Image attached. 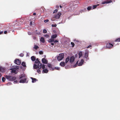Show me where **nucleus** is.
<instances>
[{"label": "nucleus", "instance_id": "de8ad7c7", "mask_svg": "<svg viewBox=\"0 0 120 120\" xmlns=\"http://www.w3.org/2000/svg\"><path fill=\"white\" fill-rule=\"evenodd\" d=\"M59 41L58 40H56L55 41L54 40V41H53L54 42V43L55 42H58Z\"/></svg>", "mask_w": 120, "mask_h": 120}, {"label": "nucleus", "instance_id": "2eb2a0df", "mask_svg": "<svg viewBox=\"0 0 120 120\" xmlns=\"http://www.w3.org/2000/svg\"><path fill=\"white\" fill-rule=\"evenodd\" d=\"M40 41L42 43H44L45 42V39L44 38L42 37L40 39Z\"/></svg>", "mask_w": 120, "mask_h": 120}, {"label": "nucleus", "instance_id": "4be33fe9", "mask_svg": "<svg viewBox=\"0 0 120 120\" xmlns=\"http://www.w3.org/2000/svg\"><path fill=\"white\" fill-rule=\"evenodd\" d=\"M78 54L79 56V58H80L82 55V52H80Z\"/></svg>", "mask_w": 120, "mask_h": 120}, {"label": "nucleus", "instance_id": "79ce46f5", "mask_svg": "<svg viewBox=\"0 0 120 120\" xmlns=\"http://www.w3.org/2000/svg\"><path fill=\"white\" fill-rule=\"evenodd\" d=\"M49 20L46 19V20H45L44 21V22L45 23H46V22H49Z\"/></svg>", "mask_w": 120, "mask_h": 120}, {"label": "nucleus", "instance_id": "a878e982", "mask_svg": "<svg viewBox=\"0 0 120 120\" xmlns=\"http://www.w3.org/2000/svg\"><path fill=\"white\" fill-rule=\"evenodd\" d=\"M40 62V61H39L38 58H37L36 59V60L35 61V63L36 64H37Z\"/></svg>", "mask_w": 120, "mask_h": 120}, {"label": "nucleus", "instance_id": "f704fd0d", "mask_svg": "<svg viewBox=\"0 0 120 120\" xmlns=\"http://www.w3.org/2000/svg\"><path fill=\"white\" fill-rule=\"evenodd\" d=\"M45 65L44 64H43L42 66V69H44L45 68Z\"/></svg>", "mask_w": 120, "mask_h": 120}, {"label": "nucleus", "instance_id": "09e8293b", "mask_svg": "<svg viewBox=\"0 0 120 120\" xmlns=\"http://www.w3.org/2000/svg\"><path fill=\"white\" fill-rule=\"evenodd\" d=\"M77 66V65L76 64H75V65L73 66V67H74V68H75V67H76Z\"/></svg>", "mask_w": 120, "mask_h": 120}, {"label": "nucleus", "instance_id": "49530a36", "mask_svg": "<svg viewBox=\"0 0 120 120\" xmlns=\"http://www.w3.org/2000/svg\"><path fill=\"white\" fill-rule=\"evenodd\" d=\"M107 1H108V3H110L112 2V1L111 0H107Z\"/></svg>", "mask_w": 120, "mask_h": 120}, {"label": "nucleus", "instance_id": "6e6d98bb", "mask_svg": "<svg viewBox=\"0 0 120 120\" xmlns=\"http://www.w3.org/2000/svg\"><path fill=\"white\" fill-rule=\"evenodd\" d=\"M78 61L76 62V64H76L77 65L78 64Z\"/></svg>", "mask_w": 120, "mask_h": 120}, {"label": "nucleus", "instance_id": "680f3d73", "mask_svg": "<svg viewBox=\"0 0 120 120\" xmlns=\"http://www.w3.org/2000/svg\"><path fill=\"white\" fill-rule=\"evenodd\" d=\"M77 2H78L79 3V1H77Z\"/></svg>", "mask_w": 120, "mask_h": 120}, {"label": "nucleus", "instance_id": "423d86ee", "mask_svg": "<svg viewBox=\"0 0 120 120\" xmlns=\"http://www.w3.org/2000/svg\"><path fill=\"white\" fill-rule=\"evenodd\" d=\"M75 58L74 56H71L69 58V62L71 63H72L75 60Z\"/></svg>", "mask_w": 120, "mask_h": 120}, {"label": "nucleus", "instance_id": "864d4df0", "mask_svg": "<svg viewBox=\"0 0 120 120\" xmlns=\"http://www.w3.org/2000/svg\"><path fill=\"white\" fill-rule=\"evenodd\" d=\"M56 8H59V6H58V5H56Z\"/></svg>", "mask_w": 120, "mask_h": 120}, {"label": "nucleus", "instance_id": "4c0bfd02", "mask_svg": "<svg viewBox=\"0 0 120 120\" xmlns=\"http://www.w3.org/2000/svg\"><path fill=\"white\" fill-rule=\"evenodd\" d=\"M5 80V78L4 77H3L2 79V80L3 82H4Z\"/></svg>", "mask_w": 120, "mask_h": 120}, {"label": "nucleus", "instance_id": "c9c22d12", "mask_svg": "<svg viewBox=\"0 0 120 120\" xmlns=\"http://www.w3.org/2000/svg\"><path fill=\"white\" fill-rule=\"evenodd\" d=\"M47 32V31L45 29H44L43 30V33H46Z\"/></svg>", "mask_w": 120, "mask_h": 120}, {"label": "nucleus", "instance_id": "cd10ccee", "mask_svg": "<svg viewBox=\"0 0 120 120\" xmlns=\"http://www.w3.org/2000/svg\"><path fill=\"white\" fill-rule=\"evenodd\" d=\"M115 41V42H119L120 41V38L116 39Z\"/></svg>", "mask_w": 120, "mask_h": 120}, {"label": "nucleus", "instance_id": "3c124183", "mask_svg": "<svg viewBox=\"0 0 120 120\" xmlns=\"http://www.w3.org/2000/svg\"><path fill=\"white\" fill-rule=\"evenodd\" d=\"M54 43H51L50 44V45H54Z\"/></svg>", "mask_w": 120, "mask_h": 120}, {"label": "nucleus", "instance_id": "f03ea898", "mask_svg": "<svg viewBox=\"0 0 120 120\" xmlns=\"http://www.w3.org/2000/svg\"><path fill=\"white\" fill-rule=\"evenodd\" d=\"M5 77L6 79L11 81L15 80L16 78L15 77L7 75H5Z\"/></svg>", "mask_w": 120, "mask_h": 120}, {"label": "nucleus", "instance_id": "bf43d9fd", "mask_svg": "<svg viewBox=\"0 0 120 120\" xmlns=\"http://www.w3.org/2000/svg\"><path fill=\"white\" fill-rule=\"evenodd\" d=\"M30 24H31H31H32V22H30Z\"/></svg>", "mask_w": 120, "mask_h": 120}, {"label": "nucleus", "instance_id": "393cba45", "mask_svg": "<svg viewBox=\"0 0 120 120\" xmlns=\"http://www.w3.org/2000/svg\"><path fill=\"white\" fill-rule=\"evenodd\" d=\"M34 68L35 69H37L38 68V65L36 64H35L34 66Z\"/></svg>", "mask_w": 120, "mask_h": 120}, {"label": "nucleus", "instance_id": "9b49d317", "mask_svg": "<svg viewBox=\"0 0 120 120\" xmlns=\"http://www.w3.org/2000/svg\"><path fill=\"white\" fill-rule=\"evenodd\" d=\"M48 70L46 68L45 69H43L42 71V72L43 73H47L48 72Z\"/></svg>", "mask_w": 120, "mask_h": 120}, {"label": "nucleus", "instance_id": "a19ab883", "mask_svg": "<svg viewBox=\"0 0 120 120\" xmlns=\"http://www.w3.org/2000/svg\"><path fill=\"white\" fill-rule=\"evenodd\" d=\"M57 25L56 24H52V26L54 27H56V26Z\"/></svg>", "mask_w": 120, "mask_h": 120}, {"label": "nucleus", "instance_id": "4468645a", "mask_svg": "<svg viewBox=\"0 0 120 120\" xmlns=\"http://www.w3.org/2000/svg\"><path fill=\"white\" fill-rule=\"evenodd\" d=\"M60 68H59L58 67H55L54 68H52V71H53L55 69L56 70H59L60 69Z\"/></svg>", "mask_w": 120, "mask_h": 120}, {"label": "nucleus", "instance_id": "c85d7f7f", "mask_svg": "<svg viewBox=\"0 0 120 120\" xmlns=\"http://www.w3.org/2000/svg\"><path fill=\"white\" fill-rule=\"evenodd\" d=\"M41 69L40 68H38L37 70V72L39 74H40L41 73V70H40V69Z\"/></svg>", "mask_w": 120, "mask_h": 120}, {"label": "nucleus", "instance_id": "dca6fc26", "mask_svg": "<svg viewBox=\"0 0 120 120\" xmlns=\"http://www.w3.org/2000/svg\"><path fill=\"white\" fill-rule=\"evenodd\" d=\"M31 78L32 79V82L33 83H34L36 82V81L37 80L36 79L34 78H33L32 77H31Z\"/></svg>", "mask_w": 120, "mask_h": 120}, {"label": "nucleus", "instance_id": "473e14b6", "mask_svg": "<svg viewBox=\"0 0 120 120\" xmlns=\"http://www.w3.org/2000/svg\"><path fill=\"white\" fill-rule=\"evenodd\" d=\"M91 6H89L87 8V9L88 11H90L91 10Z\"/></svg>", "mask_w": 120, "mask_h": 120}, {"label": "nucleus", "instance_id": "39448f33", "mask_svg": "<svg viewBox=\"0 0 120 120\" xmlns=\"http://www.w3.org/2000/svg\"><path fill=\"white\" fill-rule=\"evenodd\" d=\"M112 47H113V45L111 43H109L106 44V47L110 49Z\"/></svg>", "mask_w": 120, "mask_h": 120}, {"label": "nucleus", "instance_id": "f8f14e48", "mask_svg": "<svg viewBox=\"0 0 120 120\" xmlns=\"http://www.w3.org/2000/svg\"><path fill=\"white\" fill-rule=\"evenodd\" d=\"M60 65L62 67H64L65 66V64L64 62H62L60 63Z\"/></svg>", "mask_w": 120, "mask_h": 120}, {"label": "nucleus", "instance_id": "b1692460", "mask_svg": "<svg viewBox=\"0 0 120 120\" xmlns=\"http://www.w3.org/2000/svg\"><path fill=\"white\" fill-rule=\"evenodd\" d=\"M54 40L53 39H49V40L48 41L50 43H52V42H53L54 41Z\"/></svg>", "mask_w": 120, "mask_h": 120}, {"label": "nucleus", "instance_id": "a18cd8bd", "mask_svg": "<svg viewBox=\"0 0 120 120\" xmlns=\"http://www.w3.org/2000/svg\"><path fill=\"white\" fill-rule=\"evenodd\" d=\"M24 55V54L23 53H21L20 54V56L21 57H23Z\"/></svg>", "mask_w": 120, "mask_h": 120}, {"label": "nucleus", "instance_id": "72a5a7b5", "mask_svg": "<svg viewBox=\"0 0 120 120\" xmlns=\"http://www.w3.org/2000/svg\"><path fill=\"white\" fill-rule=\"evenodd\" d=\"M34 48L35 49H37L39 48V47L37 45H34Z\"/></svg>", "mask_w": 120, "mask_h": 120}, {"label": "nucleus", "instance_id": "603ef678", "mask_svg": "<svg viewBox=\"0 0 120 120\" xmlns=\"http://www.w3.org/2000/svg\"><path fill=\"white\" fill-rule=\"evenodd\" d=\"M4 34H6L7 33V31H5L4 32Z\"/></svg>", "mask_w": 120, "mask_h": 120}, {"label": "nucleus", "instance_id": "bb28decb", "mask_svg": "<svg viewBox=\"0 0 120 120\" xmlns=\"http://www.w3.org/2000/svg\"><path fill=\"white\" fill-rule=\"evenodd\" d=\"M20 25V24H19V22L18 21H16V23L15 24V25L16 26H19Z\"/></svg>", "mask_w": 120, "mask_h": 120}, {"label": "nucleus", "instance_id": "6ab92c4d", "mask_svg": "<svg viewBox=\"0 0 120 120\" xmlns=\"http://www.w3.org/2000/svg\"><path fill=\"white\" fill-rule=\"evenodd\" d=\"M69 61V56H68L66 59L65 63H67Z\"/></svg>", "mask_w": 120, "mask_h": 120}, {"label": "nucleus", "instance_id": "f257e3e1", "mask_svg": "<svg viewBox=\"0 0 120 120\" xmlns=\"http://www.w3.org/2000/svg\"><path fill=\"white\" fill-rule=\"evenodd\" d=\"M19 79H21L19 81L20 83H27L28 81H26V77L24 74H22L19 76Z\"/></svg>", "mask_w": 120, "mask_h": 120}, {"label": "nucleus", "instance_id": "8fccbe9b", "mask_svg": "<svg viewBox=\"0 0 120 120\" xmlns=\"http://www.w3.org/2000/svg\"><path fill=\"white\" fill-rule=\"evenodd\" d=\"M75 41H76L77 42H79V40H76V39H75Z\"/></svg>", "mask_w": 120, "mask_h": 120}, {"label": "nucleus", "instance_id": "f3484780", "mask_svg": "<svg viewBox=\"0 0 120 120\" xmlns=\"http://www.w3.org/2000/svg\"><path fill=\"white\" fill-rule=\"evenodd\" d=\"M5 69L2 67H0V71L2 72H4L5 71Z\"/></svg>", "mask_w": 120, "mask_h": 120}, {"label": "nucleus", "instance_id": "58836bf2", "mask_svg": "<svg viewBox=\"0 0 120 120\" xmlns=\"http://www.w3.org/2000/svg\"><path fill=\"white\" fill-rule=\"evenodd\" d=\"M39 53L40 54H43V52L42 51H40L39 52Z\"/></svg>", "mask_w": 120, "mask_h": 120}, {"label": "nucleus", "instance_id": "2f4dec72", "mask_svg": "<svg viewBox=\"0 0 120 120\" xmlns=\"http://www.w3.org/2000/svg\"><path fill=\"white\" fill-rule=\"evenodd\" d=\"M48 67H49V68H52V65L51 64H48Z\"/></svg>", "mask_w": 120, "mask_h": 120}, {"label": "nucleus", "instance_id": "412c9836", "mask_svg": "<svg viewBox=\"0 0 120 120\" xmlns=\"http://www.w3.org/2000/svg\"><path fill=\"white\" fill-rule=\"evenodd\" d=\"M11 72L12 73H15L16 72V70L15 68H12L11 69Z\"/></svg>", "mask_w": 120, "mask_h": 120}, {"label": "nucleus", "instance_id": "13d9d810", "mask_svg": "<svg viewBox=\"0 0 120 120\" xmlns=\"http://www.w3.org/2000/svg\"><path fill=\"white\" fill-rule=\"evenodd\" d=\"M1 76V74L0 73V78Z\"/></svg>", "mask_w": 120, "mask_h": 120}, {"label": "nucleus", "instance_id": "1a4fd4ad", "mask_svg": "<svg viewBox=\"0 0 120 120\" xmlns=\"http://www.w3.org/2000/svg\"><path fill=\"white\" fill-rule=\"evenodd\" d=\"M42 61L43 63L45 64H47L48 63V61L45 59L43 58L42 59Z\"/></svg>", "mask_w": 120, "mask_h": 120}, {"label": "nucleus", "instance_id": "c756f323", "mask_svg": "<svg viewBox=\"0 0 120 120\" xmlns=\"http://www.w3.org/2000/svg\"><path fill=\"white\" fill-rule=\"evenodd\" d=\"M98 5H94L93 6V9H94L95 8H96L97 6H98Z\"/></svg>", "mask_w": 120, "mask_h": 120}, {"label": "nucleus", "instance_id": "052dcab7", "mask_svg": "<svg viewBox=\"0 0 120 120\" xmlns=\"http://www.w3.org/2000/svg\"><path fill=\"white\" fill-rule=\"evenodd\" d=\"M18 68H17L16 69H17Z\"/></svg>", "mask_w": 120, "mask_h": 120}, {"label": "nucleus", "instance_id": "5fc2aeb1", "mask_svg": "<svg viewBox=\"0 0 120 120\" xmlns=\"http://www.w3.org/2000/svg\"><path fill=\"white\" fill-rule=\"evenodd\" d=\"M33 15H36V13H34L33 14Z\"/></svg>", "mask_w": 120, "mask_h": 120}, {"label": "nucleus", "instance_id": "0eeeda50", "mask_svg": "<svg viewBox=\"0 0 120 120\" xmlns=\"http://www.w3.org/2000/svg\"><path fill=\"white\" fill-rule=\"evenodd\" d=\"M14 63L18 65L20 64L21 63L20 60H19L18 59H16L14 61Z\"/></svg>", "mask_w": 120, "mask_h": 120}, {"label": "nucleus", "instance_id": "7ed1b4c3", "mask_svg": "<svg viewBox=\"0 0 120 120\" xmlns=\"http://www.w3.org/2000/svg\"><path fill=\"white\" fill-rule=\"evenodd\" d=\"M64 57V53L60 54L57 57V60L58 61H60L63 59Z\"/></svg>", "mask_w": 120, "mask_h": 120}, {"label": "nucleus", "instance_id": "20e7f679", "mask_svg": "<svg viewBox=\"0 0 120 120\" xmlns=\"http://www.w3.org/2000/svg\"><path fill=\"white\" fill-rule=\"evenodd\" d=\"M61 13L60 12H58L57 14L55 16V18L59 19L60 18V16L61 15Z\"/></svg>", "mask_w": 120, "mask_h": 120}, {"label": "nucleus", "instance_id": "ddd939ff", "mask_svg": "<svg viewBox=\"0 0 120 120\" xmlns=\"http://www.w3.org/2000/svg\"><path fill=\"white\" fill-rule=\"evenodd\" d=\"M38 65V68L41 69L42 67V64L40 62L39 63L37 64Z\"/></svg>", "mask_w": 120, "mask_h": 120}, {"label": "nucleus", "instance_id": "a211bd4d", "mask_svg": "<svg viewBox=\"0 0 120 120\" xmlns=\"http://www.w3.org/2000/svg\"><path fill=\"white\" fill-rule=\"evenodd\" d=\"M57 34H55L52 35L51 37V38L52 39H54L56 38L57 37Z\"/></svg>", "mask_w": 120, "mask_h": 120}, {"label": "nucleus", "instance_id": "e433bc0d", "mask_svg": "<svg viewBox=\"0 0 120 120\" xmlns=\"http://www.w3.org/2000/svg\"><path fill=\"white\" fill-rule=\"evenodd\" d=\"M71 44L72 45V47H73L74 46L75 44L73 42H71Z\"/></svg>", "mask_w": 120, "mask_h": 120}, {"label": "nucleus", "instance_id": "aec40b11", "mask_svg": "<svg viewBox=\"0 0 120 120\" xmlns=\"http://www.w3.org/2000/svg\"><path fill=\"white\" fill-rule=\"evenodd\" d=\"M22 65L24 67H26V63L25 62H23L22 63Z\"/></svg>", "mask_w": 120, "mask_h": 120}, {"label": "nucleus", "instance_id": "9d476101", "mask_svg": "<svg viewBox=\"0 0 120 120\" xmlns=\"http://www.w3.org/2000/svg\"><path fill=\"white\" fill-rule=\"evenodd\" d=\"M83 62L84 60L83 59H82L80 61V62L79 63L78 66H81L83 64Z\"/></svg>", "mask_w": 120, "mask_h": 120}, {"label": "nucleus", "instance_id": "4d7b16f0", "mask_svg": "<svg viewBox=\"0 0 120 120\" xmlns=\"http://www.w3.org/2000/svg\"><path fill=\"white\" fill-rule=\"evenodd\" d=\"M60 8H62V7L61 6V5H60Z\"/></svg>", "mask_w": 120, "mask_h": 120}, {"label": "nucleus", "instance_id": "c03bdc74", "mask_svg": "<svg viewBox=\"0 0 120 120\" xmlns=\"http://www.w3.org/2000/svg\"><path fill=\"white\" fill-rule=\"evenodd\" d=\"M92 47V46L91 45H90L86 47V48H89L91 47Z\"/></svg>", "mask_w": 120, "mask_h": 120}, {"label": "nucleus", "instance_id": "37998d69", "mask_svg": "<svg viewBox=\"0 0 120 120\" xmlns=\"http://www.w3.org/2000/svg\"><path fill=\"white\" fill-rule=\"evenodd\" d=\"M44 36L47 38H48L49 37V35L48 34H46L44 35Z\"/></svg>", "mask_w": 120, "mask_h": 120}, {"label": "nucleus", "instance_id": "6e6552de", "mask_svg": "<svg viewBox=\"0 0 120 120\" xmlns=\"http://www.w3.org/2000/svg\"><path fill=\"white\" fill-rule=\"evenodd\" d=\"M88 53L89 52L88 51H87L85 53V55L84 56V57L86 59H89V58H88Z\"/></svg>", "mask_w": 120, "mask_h": 120}, {"label": "nucleus", "instance_id": "7c9ffc66", "mask_svg": "<svg viewBox=\"0 0 120 120\" xmlns=\"http://www.w3.org/2000/svg\"><path fill=\"white\" fill-rule=\"evenodd\" d=\"M107 2H108V1H107V0H106V1H103L102 3V4H105L108 3Z\"/></svg>", "mask_w": 120, "mask_h": 120}, {"label": "nucleus", "instance_id": "ea45409f", "mask_svg": "<svg viewBox=\"0 0 120 120\" xmlns=\"http://www.w3.org/2000/svg\"><path fill=\"white\" fill-rule=\"evenodd\" d=\"M58 10L57 9L55 10L53 12V13H55L57 12Z\"/></svg>", "mask_w": 120, "mask_h": 120}, {"label": "nucleus", "instance_id": "5701e85b", "mask_svg": "<svg viewBox=\"0 0 120 120\" xmlns=\"http://www.w3.org/2000/svg\"><path fill=\"white\" fill-rule=\"evenodd\" d=\"M31 60L33 61H34L36 60V58L34 56H32L31 57Z\"/></svg>", "mask_w": 120, "mask_h": 120}]
</instances>
